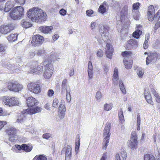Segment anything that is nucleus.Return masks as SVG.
<instances>
[{
  "mask_svg": "<svg viewBox=\"0 0 160 160\" xmlns=\"http://www.w3.org/2000/svg\"><path fill=\"white\" fill-rule=\"evenodd\" d=\"M104 5H106V2H104L102 5H100L98 9V12L101 13H104L106 12V8Z\"/></svg>",
  "mask_w": 160,
  "mask_h": 160,
  "instance_id": "7c9ffc66",
  "label": "nucleus"
},
{
  "mask_svg": "<svg viewBox=\"0 0 160 160\" xmlns=\"http://www.w3.org/2000/svg\"><path fill=\"white\" fill-rule=\"evenodd\" d=\"M159 27H160V21L156 23L154 27V29L156 30Z\"/></svg>",
  "mask_w": 160,
  "mask_h": 160,
  "instance_id": "0e129e2a",
  "label": "nucleus"
},
{
  "mask_svg": "<svg viewBox=\"0 0 160 160\" xmlns=\"http://www.w3.org/2000/svg\"><path fill=\"white\" fill-rule=\"evenodd\" d=\"M53 29L52 26H42L39 28V31L43 33L47 34L49 33Z\"/></svg>",
  "mask_w": 160,
  "mask_h": 160,
  "instance_id": "a211bd4d",
  "label": "nucleus"
},
{
  "mask_svg": "<svg viewBox=\"0 0 160 160\" xmlns=\"http://www.w3.org/2000/svg\"><path fill=\"white\" fill-rule=\"evenodd\" d=\"M22 150L26 152H29L32 149V146L31 144H22Z\"/></svg>",
  "mask_w": 160,
  "mask_h": 160,
  "instance_id": "aec40b11",
  "label": "nucleus"
},
{
  "mask_svg": "<svg viewBox=\"0 0 160 160\" xmlns=\"http://www.w3.org/2000/svg\"><path fill=\"white\" fill-rule=\"evenodd\" d=\"M148 13H155V11L154 7L153 5H150L148 8Z\"/></svg>",
  "mask_w": 160,
  "mask_h": 160,
  "instance_id": "a19ab883",
  "label": "nucleus"
},
{
  "mask_svg": "<svg viewBox=\"0 0 160 160\" xmlns=\"http://www.w3.org/2000/svg\"><path fill=\"white\" fill-rule=\"evenodd\" d=\"M93 13V11L89 9L86 11V13L87 16L89 17L91 16L92 14Z\"/></svg>",
  "mask_w": 160,
  "mask_h": 160,
  "instance_id": "4d7b16f0",
  "label": "nucleus"
},
{
  "mask_svg": "<svg viewBox=\"0 0 160 160\" xmlns=\"http://www.w3.org/2000/svg\"><path fill=\"white\" fill-rule=\"evenodd\" d=\"M97 55L99 57H102L103 55V53L102 50L101 49H99L97 52Z\"/></svg>",
  "mask_w": 160,
  "mask_h": 160,
  "instance_id": "603ef678",
  "label": "nucleus"
},
{
  "mask_svg": "<svg viewBox=\"0 0 160 160\" xmlns=\"http://www.w3.org/2000/svg\"><path fill=\"white\" fill-rule=\"evenodd\" d=\"M88 73L89 77L92 78L93 77V69L92 63L91 61H89L88 67Z\"/></svg>",
  "mask_w": 160,
  "mask_h": 160,
  "instance_id": "4be33fe9",
  "label": "nucleus"
},
{
  "mask_svg": "<svg viewBox=\"0 0 160 160\" xmlns=\"http://www.w3.org/2000/svg\"><path fill=\"white\" fill-rule=\"evenodd\" d=\"M113 52V48L112 45L110 43H106L105 53L107 57L110 59H111L112 58Z\"/></svg>",
  "mask_w": 160,
  "mask_h": 160,
  "instance_id": "4468645a",
  "label": "nucleus"
},
{
  "mask_svg": "<svg viewBox=\"0 0 160 160\" xmlns=\"http://www.w3.org/2000/svg\"><path fill=\"white\" fill-rule=\"evenodd\" d=\"M7 46L6 45L1 43L0 44V52H4L6 51Z\"/></svg>",
  "mask_w": 160,
  "mask_h": 160,
  "instance_id": "c03bdc74",
  "label": "nucleus"
},
{
  "mask_svg": "<svg viewBox=\"0 0 160 160\" xmlns=\"http://www.w3.org/2000/svg\"><path fill=\"white\" fill-rule=\"evenodd\" d=\"M118 70L117 68H115L114 71L113 75L112 80L114 82H118Z\"/></svg>",
  "mask_w": 160,
  "mask_h": 160,
  "instance_id": "c85d7f7f",
  "label": "nucleus"
},
{
  "mask_svg": "<svg viewBox=\"0 0 160 160\" xmlns=\"http://www.w3.org/2000/svg\"><path fill=\"white\" fill-rule=\"evenodd\" d=\"M138 135L135 131L132 132L131 134L130 140L132 141H138Z\"/></svg>",
  "mask_w": 160,
  "mask_h": 160,
  "instance_id": "c9c22d12",
  "label": "nucleus"
},
{
  "mask_svg": "<svg viewBox=\"0 0 160 160\" xmlns=\"http://www.w3.org/2000/svg\"><path fill=\"white\" fill-rule=\"evenodd\" d=\"M22 145L16 144L15 145L14 147H13L12 150L15 152H17L16 150L15 149V148L17 149L18 151L22 150Z\"/></svg>",
  "mask_w": 160,
  "mask_h": 160,
  "instance_id": "58836bf2",
  "label": "nucleus"
},
{
  "mask_svg": "<svg viewBox=\"0 0 160 160\" xmlns=\"http://www.w3.org/2000/svg\"><path fill=\"white\" fill-rule=\"evenodd\" d=\"M110 127L111 124L109 123H107L104 130V139L102 143L103 146L102 148V149H106L108 145L110 136Z\"/></svg>",
  "mask_w": 160,
  "mask_h": 160,
  "instance_id": "39448f33",
  "label": "nucleus"
},
{
  "mask_svg": "<svg viewBox=\"0 0 160 160\" xmlns=\"http://www.w3.org/2000/svg\"><path fill=\"white\" fill-rule=\"evenodd\" d=\"M132 52L127 51L122 52L121 53L122 56L125 59L131 58L132 57Z\"/></svg>",
  "mask_w": 160,
  "mask_h": 160,
  "instance_id": "cd10ccee",
  "label": "nucleus"
},
{
  "mask_svg": "<svg viewBox=\"0 0 160 160\" xmlns=\"http://www.w3.org/2000/svg\"><path fill=\"white\" fill-rule=\"evenodd\" d=\"M7 123L6 121H2L0 120V130H1Z\"/></svg>",
  "mask_w": 160,
  "mask_h": 160,
  "instance_id": "6e6d98bb",
  "label": "nucleus"
},
{
  "mask_svg": "<svg viewBox=\"0 0 160 160\" xmlns=\"http://www.w3.org/2000/svg\"><path fill=\"white\" fill-rule=\"evenodd\" d=\"M119 85L120 89L122 92L123 94H125L126 93V92L122 81H119Z\"/></svg>",
  "mask_w": 160,
  "mask_h": 160,
  "instance_id": "4c0bfd02",
  "label": "nucleus"
},
{
  "mask_svg": "<svg viewBox=\"0 0 160 160\" xmlns=\"http://www.w3.org/2000/svg\"><path fill=\"white\" fill-rule=\"evenodd\" d=\"M140 6V3L139 2L134 3L132 5V9L133 10H138Z\"/></svg>",
  "mask_w": 160,
  "mask_h": 160,
  "instance_id": "79ce46f5",
  "label": "nucleus"
},
{
  "mask_svg": "<svg viewBox=\"0 0 160 160\" xmlns=\"http://www.w3.org/2000/svg\"><path fill=\"white\" fill-rule=\"evenodd\" d=\"M160 55L156 52H154L147 57L146 59V63L148 65L153 60L154 58L157 60Z\"/></svg>",
  "mask_w": 160,
  "mask_h": 160,
  "instance_id": "f3484780",
  "label": "nucleus"
},
{
  "mask_svg": "<svg viewBox=\"0 0 160 160\" xmlns=\"http://www.w3.org/2000/svg\"><path fill=\"white\" fill-rule=\"evenodd\" d=\"M65 152V160H70L72 157V147L70 145H68L66 147L63 148L61 152Z\"/></svg>",
  "mask_w": 160,
  "mask_h": 160,
  "instance_id": "ddd939ff",
  "label": "nucleus"
},
{
  "mask_svg": "<svg viewBox=\"0 0 160 160\" xmlns=\"http://www.w3.org/2000/svg\"><path fill=\"white\" fill-rule=\"evenodd\" d=\"M26 0H15V1L20 5H23L25 2Z\"/></svg>",
  "mask_w": 160,
  "mask_h": 160,
  "instance_id": "bf43d9fd",
  "label": "nucleus"
},
{
  "mask_svg": "<svg viewBox=\"0 0 160 160\" xmlns=\"http://www.w3.org/2000/svg\"><path fill=\"white\" fill-rule=\"evenodd\" d=\"M24 9L20 6H18L13 8L9 14L10 17L13 20L20 19L24 15Z\"/></svg>",
  "mask_w": 160,
  "mask_h": 160,
  "instance_id": "7ed1b4c3",
  "label": "nucleus"
},
{
  "mask_svg": "<svg viewBox=\"0 0 160 160\" xmlns=\"http://www.w3.org/2000/svg\"><path fill=\"white\" fill-rule=\"evenodd\" d=\"M15 26L12 24L2 25L0 26V32L3 34H6L13 30Z\"/></svg>",
  "mask_w": 160,
  "mask_h": 160,
  "instance_id": "9d476101",
  "label": "nucleus"
},
{
  "mask_svg": "<svg viewBox=\"0 0 160 160\" xmlns=\"http://www.w3.org/2000/svg\"><path fill=\"white\" fill-rule=\"evenodd\" d=\"M154 96L156 97V101L158 102V103H160V96L158 94H157Z\"/></svg>",
  "mask_w": 160,
  "mask_h": 160,
  "instance_id": "680f3d73",
  "label": "nucleus"
},
{
  "mask_svg": "<svg viewBox=\"0 0 160 160\" xmlns=\"http://www.w3.org/2000/svg\"><path fill=\"white\" fill-rule=\"evenodd\" d=\"M7 88L10 91L18 92L23 88V86L18 81L11 80L7 82Z\"/></svg>",
  "mask_w": 160,
  "mask_h": 160,
  "instance_id": "f03ea898",
  "label": "nucleus"
},
{
  "mask_svg": "<svg viewBox=\"0 0 160 160\" xmlns=\"http://www.w3.org/2000/svg\"><path fill=\"white\" fill-rule=\"evenodd\" d=\"M65 111L66 108L65 105L62 102H61L59 107L58 112L61 114V116L63 117L65 115Z\"/></svg>",
  "mask_w": 160,
  "mask_h": 160,
  "instance_id": "393cba45",
  "label": "nucleus"
},
{
  "mask_svg": "<svg viewBox=\"0 0 160 160\" xmlns=\"http://www.w3.org/2000/svg\"><path fill=\"white\" fill-rule=\"evenodd\" d=\"M160 17V9L159 10L156 14V18H157V20L159 19Z\"/></svg>",
  "mask_w": 160,
  "mask_h": 160,
  "instance_id": "69168bd1",
  "label": "nucleus"
},
{
  "mask_svg": "<svg viewBox=\"0 0 160 160\" xmlns=\"http://www.w3.org/2000/svg\"><path fill=\"white\" fill-rule=\"evenodd\" d=\"M107 158L106 153H104L103 154L100 160H105V159Z\"/></svg>",
  "mask_w": 160,
  "mask_h": 160,
  "instance_id": "774afa93",
  "label": "nucleus"
},
{
  "mask_svg": "<svg viewBox=\"0 0 160 160\" xmlns=\"http://www.w3.org/2000/svg\"><path fill=\"white\" fill-rule=\"evenodd\" d=\"M112 107V104L106 103L104 105V108L105 110L108 111L111 110Z\"/></svg>",
  "mask_w": 160,
  "mask_h": 160,
  "instance_id": "a18cd8bd",
  "label": "nucleus"
},
{
  "mask_svg": "<svg viewBox=\"0 0 160 160\" xmlns=\"http://www.w3.org/2000/svg\"><path fill=\"white\" fill-rule=\"evenodd\" d=\"M47 95L49 97H52L54 94V91L52 89H49L47 93Z\"/></svg>",
  "mask_w": 160,
  "mask_h": 160,
  "instance_id": "3c124183",
  "label": "nucleus"
},
{
  "mask_svg": "<svg viewBox=\"0 0 160 160\" xmlns=\"http://www.w3.org/2000/svg\"><path fill=\"white\" fill-rule=\"evenodd\" d=\"M124 117L123 114V112L122 108L120 110V111L118 112V118Z\"/></svg>",
  "mask_w": 160,
  "mask_h": 160,
  "instance_id": "e2e57ef3",
  "label": "nucleus"
},
{
  "mask_svg": "<svg viewBox=\"0 0 160 160\" xmlns=\"http://www.w3.org/2000/svg\"><path fill=\"white\" fill-rule=\"evenodd\" d=\"M59 13L61 15L65 16L67 13V11L64 9H61L59 11Z\"/></svg>",
  "mask_w": 160,
  "mask_h": 160,
  "instance_id": "052dcab7",
  "label": "nucleus"
},
{
  "mask_svg": "<svg viewBox=\"0 0 160 160\" xmlns=\"http://www.w3.org/2000/svg\"><path fill=\"white\" fill-rule=\"evenodd\" d=\"M124 63L125 67L127 69H130L132 67V61H124Z\"/></svg>",
  "mask_w": 160,
  "mask_h": 160,
  "instance_id": "f704fd0d",
  "label": "nucleus"
},
{
  "mask_svg": "<svg viewBox=\"0 0 160 160\" xmlns=\"http://www.w3.org/2000/svg\"><path fill=\"white\" fill-rule=\"evenodd\" d=\"M138 144V141L130 140L128 144V145L130 147L131 149H134L137 148Z\"/></svg>",
  "mask_w": 160,
  "mask_h": 160,
  "instance_id": "bb28decb",
  "label": "nucleus"
},
{
  "mask_svg": "<svg viewBox=\"0 0 160 160\" xmlns=\"http://www.w3.org/2000/svg\"><path fill=\"white\" fill-rule=\"evenodd\" d=\"M144 97L147 102L150 104L154 105V103L152 100V97L148 90H145L144 92Z\"/></svg>",
  "mask_w": 160,
  "mask_h": 160,
  "instance_id": "dca6fc26",
  "label": "nucleus"
},
{
  "mask_svg": "<svg viewBox=\"0 0 160 160\" xmlns=\"http://www.w3.org/2000/svg\"><path fill=\"white\" fill-rule=\"evenodd\" d=\"M29 72L35 73L38 74H42L43 71V67L40 65H38L37 62H34L32 65Z\"/></svg>",
  "mask_w": 160,
  "mask_h": 160,
  "instance_id": "9b49d317",
  "label": "nucleus"
},
{
  "mask_svg": "<svg viewBox=\"0 0 160 160\" xmlns=\"http://www.w3.org/2000/svg\"><path fill=\"white\" fill-rule=\"evenodd\" d=\"M41 86L40 82L37 81L29 83L27 85V88L31 92L35 94H38L41 91Z\"/></svg>",
  "mask_w": 160,
  "mask_h": 160,
  "instance_id": "0eeeda50",
  "label": "nucleus"
},
{
  "mask_svg": "<svg viewBox=\"0 0 160 160\" xmlns=\"http://www.w3.org/2000/svg\"><path fill=\"white\" fill-rule=\"evenodd\" d=\"M128 43L131 46L133 47H136L138 46L137 41L134 39H131L128 41Z\"/></svg>",
  "mask_w": 160,
  "mask_h": 160,
  "instance_id": "72a5a7b5",
  "label": "nucleus"
},
{
  "mask_svg": "<svg viewBox=\"0 0 160 160\" xmlns=\"http://www.w3.org/2000/svg\"><path fill=\"white\" fill-rule=\"evenodd\" d=\"M59 101L57 98H55L53 99L52 103V106L54 108H57L58 105Z\"/></svg>",
  "mask_w": 160,
  "mask_h": 160,
  "instance_id": "de8ad7c7",
  "label": "nucleus"
},
{
  "mask_svg": "<svg viewBox=\"0 0 160 160\" xmlns=\"http://www.w3.org/2000/svg\"><path fill=\"white\" fill-rule=\"evenodd\" d=\"M2 100L5 105L9 107L18 106L20 104L18 98L15 97L5 96L3 97Z\"/></svg>",
  "mask_w": 160,
  "mask_h": 160,
  "instance_id": "20e7f679",
  "label": "nucleus"
},
{
  "mask_svg": "<svg viewBox=\"0 0 160 160\" xmlns=\"http://www.w3.org/2000/svg\"><path fill=\"white\" fill-rule=\"evenodd\" d=\"M67 80L66 79H65L63 80L62 82V89H65L66 90V89H69V87L68 88L67 86Z\"/></svg>",
  "mask_w": 160,
  "mask_h": 160,
  "instance_id": "37998d69",
  "label": "nucleus"
},
{
  "mask_svg": "<svg viewBox=\"0 0 160 160\" xmlns=\"http://www.w3.org/2000/svg\"><path fill=\"white\" fill-rule=\"evenodd\" d=\"M18 36L17 34L11 33L7 37V38L9 42H13L17 40Z\"/></svg>",
  "mask_w": 160,
  "mask_h": 160,
  "instance_id": "5701e85b",
  "label": "nucleus"
},
{
  "mask_svg": "<svg viewBox=\"0 0 160 160\" xmlns=\"http://www.w3.org/2000/svg\"><path fill=\"white\" fill-rule=\"evenodd\" d=\"M27 15L33 22H43L47 19L46 13L38 8L34 7L29 9Z\"/></svg>",
  "mask_w": 160,
  "mask_h": 160,
  "instance_id": "f257e3e1",
  "label": "nucleus"
},
{
  "mask_svg": "<svg viewBox=\"0 0 160 160\" xmlns=\"http://www.w3.org/2000/svg\"><path fill=\"white\" fill-rule=\"evenodd\" d=\"M147 14V18L149 21H152L155 18L154 13H148Z\"/></svg>",
  "mask_w": 160,
  "mask_h": 160,
  "instance_id": "ea45409f",
  "label": "nucleus"
},
{
  "mask_svg": "<svg viewBox=\"0 0 160 160\" xmlns=\"http://www.w3.org/2000/svg\"><path fill=\"white\" fill-rule=\"evenodd\" d=\"M7 113L3 111V108L0 107V116H7Z\"/></svg>",
  "mask_w": 160,
  "mask_h": 160,
  "instance_id": "864d4df0",
  "label": "nucleus"
},
{
  "mask_svg": "<svg viewBox=\"0 0 160 160\" xmlns=\"http://www.w3.org/2000/svg\"><path fill=\"white\" fill-rule=\"evenodd\" d=\"M5 132L8 135L9 140L11 142H14V138L17 136L16 129L13 127H10L5 130Z\"/></svg>",
  "mask_w": 160,
  "mask_h": 160,
  "instance_id": "1a4fd4ad",
  "label": "nucleus"
},
{
  "mask_svg": "<svg viewBox=\"0 0 160 160\" xmlns=\"http://www.w3.org/2000/svg\"><path fill=\"white\" fill-rule=\"evenodd\" d=\"M144 160H156L155 157L152 154H145L144 156Z\"/></svg>",
  "mask_w": 160,
  "mask_h": 160,
  "instance_id": "2f4dec72",
  "label": "nucleus"
},
{
  "mask_svg": "<svg viewBox=\"0 0 160 160\" xmlns=\"http://www.w3.org/2000/svg\"><path fill=\"white\" fill-rule=\"evenodd\" d=\"M42 110L41 108L39 107L36 106L34 108L32 107L30 108H28L24 110L22 112V114H28L32 115L35 113L40 112Z\"/></svg>",
  "mask_w": 160,
  "mask_h": 160,
  "instance_id": "f8f14e48",
  "label": "nucleus"
},
{
  "mask_svg": "<svg viewBox=\"0 0 160 160\" xmlns=\"http://www.w3.org/2000/svg\"><path fill=\"white\" fill-rule=\"evenodd\" d=\"M122 158V160H126L127 158V153L126 151L122 150L120 154L118 153L116 155L115 160H121L120 157Z\"/></svg>",
  "mask_w": 160,
  "mask_h": 160,
  "instance_id": "6ab92c4d",
  "label": "nucleus"
},
{
  "mask_svg": "<svg viewBox=\"0 0 160 160\" xmlns=\"http://www.w3.org/2000/svg\"><path fill=\"white\" fill-rule=\"evenodd\" d=\"M96 98L98 100H99L102 97L101 93L99 92H98L96 94Z\"/></svg>",
  "mask_w": 160,
  "mask_h": 160,
  "instance_id": "5fc2aeb1",
  "label": "nucleus"
},
{
  "mask_svg": "<svg viewBox=\"0 0 160 160\" xmlns=\"http://www.w3.org/2000/svg\"><path fill=\"white\" fill-rule=\"evenodd\" d=\"M52 62L51 60L49 61L48 59L45 60L43 62V64L46 63L43 74L44 77L45 78L49 79L52 75L53 69V65L52 64Z\"/></svg>",
  "mask_w": 160,
  "mask_h": 160,
  "instance_id": "423d86ee",
  "label": "nucleus"
},
{
  "mask_svg": "<svg viewBox=\"0 0 160 160\" xmlns=\"http://www.w3.org/2000/svg\"><path fill=\"white\" fill-rule=\"evenodd\" d=\"M32 160H47V158L44 154H40L36 155Z\"/></svg>",
  "mask_w": 160,
  "mask_h": 160,
  "instance_id": "c756f323",
  "label": "nucleus"
},
{
  "mask_svg": "<svg viewBox=\"0 0 160 160\" xmlns=\"http://www.w3.org/2000/svg\"><path fill=\"white\" fill-rule=\"evenodd\" d=\"M13 2L11 1L7 2L5 4L4 11L7 12L10 11L13 7Z\"/></svg>",
  "mask_w": 160,
  "mask_h": 160,
  "instance_id": "b1692460",
  "label": "nucleus"
},
{
  "mask_svg": "<svg viewBox=\"0 0 160 160\" xmlns=\"http://www.w3.org/2000/svg\"><path fill=\"white\" fill-rule=\"evenodd\" d=\"M44 37L38 34L33 35L31 44L34 47L38 46L41 45L44 41Z\"/></svg>",
  "mask_w": 160,
  "mask_h": 160,
  "instance_id": "6e6552de",
  "label": "nucleus"
},
{
  "mask_svg": "<svg viewBox=\"0 0 160 160\" xmlns=\"http://www.w3.org/2000/svg\"><path fill=\"white\" fill-rule=\"evenodd\" d=\"M21 24L22 27L25 28H30L32 25L30 22L25 19H23L21 21Z\"/></svg>",
  "mask_w": 160,
  "mask_h": 160,
  "instance_id": "412c9836",
  "label": "nucleus"
},
{
  "mask_svg": "<svg viewBox=\"0 0 160 160\" xmlns=\"http://www.w3.org/2000/svg\"><path fill=\"white\" fill-rule=\"evenodd\" d=\"M142 34V31L136 29L132 33V36L135 38L138 39L140 36Z\"/></svg>",
  "mask_w": 160,
  "mask_h": 160,
  "instance_id": "473e14b6",
  "label": "nucleus"
},
{
  "mask_svg": "<svg viewBox=\"0 0 160 160\" xmlns=\"http://www.w3.org/2000/svg\"><path fill=\"white\" fill-rule=\"evenodd\" d=\"M42 137L44 139H48L51 138H52V135L50 133H47L43 134L42 135Z\"/></svg>",
  "mask_w": 160,
  "mask_h": 160,
  "instance_id": "09e8293b",
  "label": "nucleus"
},
{
  "mask_svg": "<svg viewBox=\"0 0 160 160\" xmlns=\"http://www.w3.org/2000/svg\"><path fill=\"white\" fill-rule=\"evenodd\" d=\"M70 88L69 87V89H66L67 92L66 99L68 102H70L71 99V96L70 94Z\"/></svg>",
  "mask_w": 160,
  "mask_h": 160,
  "instance_id": "e433bc0d",
  "label": "nucleus"
},
{
  "mask_svg": "<svg viewBox=\"0 0 160 160\" xmlns=\"http://www.w3.org/2000/svg\"><path fill=\"white\" fill-rule=\"evenodd\" d=\"M25 118H26L25 116H21L17 119V122L19 123H22L25 121Z\"/></svg>",
  "mask_w": 160,
  "mask_h": 160,
  "instance_id": "8fccbe9b",
  "label": "nucleus"
},
{
  "mask_svg": "<svg viewBox=\"0 0 160 160\" xmlns=\"http://www.w3.org/2000/svg\"><path fill=\"white\" fill-rule=\"evenodd\" d=\"M27 106L28 107H33L38 103V101L32 97H28L26 100Z\"/></svg>",
  "mask_w": 160,
  "mask_h": 160,
  "instance_id": "2eb2a0df",
  "label": "nucleus"
},
{
  "mask_svg": "<svg viewBox=\"0 0 160 160\" xmlns=\"http://www.w3.org/2000/svg\"><path fill=\"white\" fill-rule=\"evenodd\" d=\"M137 124H138V128L137 130H140V126L141 124V118L139 114L137 115Z\"/></svg>",
  "mask_w": 160,
  "mask_h": 160,
  "instance_id": "49530a36",
  "label": "nucleus"
},
{
  "mask_svg": "<svg viewBox=\"0 0 160 160\" xmlns=\"http://www.w3.org/2000/svg\"><path fill=\"white\" fill-rule=\"evenodd\" d=\"M128 6L127 5H125L122 8L120 12V15L121 18H123L128 14Z\"/></svg>",
  "mask_w": 160,
  "mask_h": 160,
  "instance_id": "a878e982",
  "label": "nucleus"
},
{
  "mask_svg": "<svg viewBox=\"0 0 160 160\" xmlns=\"http://www.w3.org/2000/svg\"><path fill=\"white\" fill-rule=\"evenodd\" d=\"M119 120L121 123H123L125 121L124 117L119 118Z\"/></svg>",
  "mask_w": 160,
  "mask_h": 160,
  "instance_id": "338daca9",
  "label": "nucleus"
},
{
  "mask_svg": "<svg viewBox=\"0 0 160 160\" xmlns=\"http://www.w3.org/2000/svg\"><path fill=\"white\" fill-rule=\"evenodd\" d=\"M148 39L149 38H147V39L145 40L144 43L143 47L145 49H147L148 47Z\"/></svg>",
  "mask_w": 160,
  "mask_h": 160,
  "instance_id": "13d9d810",
  "label": "nucleus"
}]
</instances>
